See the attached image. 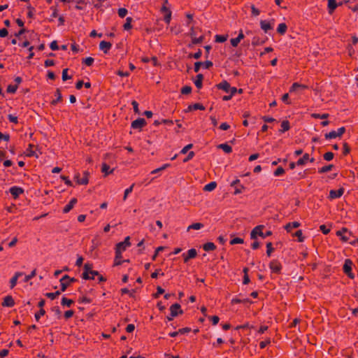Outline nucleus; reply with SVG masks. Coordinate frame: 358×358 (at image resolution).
I'll return each mask as SVG.
<instances>
[{"mask_svg":"<svg viewBox=\"0 0 358 358\" xmlns=\"http://www.w3.org/2000/svg\"><path fill=\"white\" fill-rule=\"evenodd\" d=\"M92 264L86 263L84 265V271L82 274V277L85 280H94L96 275H99V273L96 271L92 270Z\"/></svg>","mask_w":358,"mask_h":358,"instance_id":"nucleus-1","label":"nucleus"},{"mask_svg":"<svg viewBox=\"0 0 358 358\" xmlns=\"http://www.w3.org/2000/svg\"><path fill=\"white\" fill-rule=\"evenodd\" d=\"M264 228V225H258L255 227L250 233L251 239H256L257 236H259L262 238H266L272 234L271 231H266L265 234L263 232V229Z\"/></svg>","mask_w":358,"mask_h":358,"instance_id":"nucleus-2","label":"nucleus"},{"mask_svg":"<svg viewBox=\"0 0 358 358\" xmlns=\"http://www.w3.org/2000/svg\"><path fill=\"white\" fill-rule=\"evenodd\" d=\"M89 172L84 171L83 178L80 177V174L78 172H76L74 174L73 179L76 182L78 185H86L89 182Z\"/></svg>","mask_w":358,"mask_h":358,"instance_id":"nucleus-3","label":"nucleus"},{"mask_svg":"<svg viewBox=\"0 0 358 358\" xmlns=\"http://www.w3.org/2000/svg\"><path fill=\"white\" fill-rule=\"evenodd\" d=\"M352 262L350 259H346L343 267V272L351 279H353L355 275L352 272Z\"/></svg>","mask_w":358,"mask_h":358,"instance_id":"nucleus-4","label":"nucleus"},{"mask_svg":"<svg viewBox=\"0 0 358 358\" xmlns=\"http://www.w3.org/2000/svg\"><path fill=\"white\" fill-rule=\"evenodd\" d=\"M269 268L272 273L279 274L282 270V264L277 259H273L269 263Z\"/></svg>","mask_w":358,"mask_h":358,"instance_id":"nucleus-5","label":"nucleus"},{"mask_svg":"<svg viewBox=\"0 0 358 358\" xmlns=\"http://www.w3.org/2000/svg\"><path fill=\"white\" fill-rule=\"evenodd\" d=\"M130 245H131L130 238H129V236H127L124 238V241L118 243L116 245L115 250H118V251H120L121 252H123Z\"/></svg>","mask_w":358,"mask_h":358,"instance_id":"nucleus-6","label":"nucleus"},{"mask_svg":"<svg viewBox=\"0 0 358 358\" xmlns=\"http://www.w3.org/2000/svg\"><path fill=\"white\" fill-rule=\"evenodd\" d=\"M24 192V189L18 186H13L9 189V192L14 199H17Z\"/></svg>","mask_w":358,"mask_h":358,"instance_id":"nucleus-7","label":"nucleus"},{"mask_svg":"<svg viewBox=\"0 0 358 358\" xmlns=\"http://www.w3.org/2000/svg\"><path fill=\"white\" fill-rule=\"evenodd\" d=\"M274 20H272V22H269L268 20H261L260 21V27L261 29L265 32L267 33L268 31L273 29Z\"/></svg>","mask_w":358,"mask_h":358,"instance_id":"nucleus-8","label":"nucleus"},{"mask_svg":"<svg viewBox=\"0 0 358 358\" xmlns=\"http://www.w3.org/2000/svg\"><path fill=\"white\" fill-rule=\"evenodd\" d=\"M196 255H197V252L196 250V249L194 248H192V249H189L187 253H183L182 255V257H183V261L185 263H187L188 261L190 259H194L196 257Z\"/></svg>","mask_w":358,"mask_h":358,"instance_id":"nucleus-9","label":"nucleus"},{"mask_svg":"<svg viewBox=\"0 0 358 358\" xmlns=\"http://www.w3.org/2000/svg\"><path fill=\"white\" fill-rule=\"evenodd\" d=\"M146 125V121L143 118H138L131 122V127L134 129H141Z\"/></svg>","mask_w":358,"mask_h":358,"instance_id":"nucleus-10","label":"nucleus"},{"mask_svg":"<svg viewBox=\"0 0 358 358\" xmlns=\"http://www.w3.org/2000/svg\"><path fill=\"white\" fill-rule=\"evenodd\" d=\"M170 312L172 317H176L179 314H182L180 305L179 303H174L170 307Z\"/></svg>","mask_w":358,"mask_h":358,"instance_id":"nucleus-11","label":"nucleus"},{"mask_svg":"<svg viewBox=\"0 0 358 358\" xmlns=\"http://www.w3.org/2000/svg\"><path fill=\"white\" fill-rule=\"evenodd\" d=\"M344 193V189L343 188H340L338 189L334 190L331 189L329 192V199H335L340 198Z\"/></svg>","mask_w":358,"mask_h":358,"instance_id":"nucleus-12","label":"nucleus"},{"mask_svg":"<svg viewBox=\"0 0 358 358\" xmlns=\"http://www.w3.org/2000/svg\"><path fill=\"white\" fill-rule=\"evenodd\" d=\"M15 305V301L12 296L8 295L4 297L3 301L2 302V306L4 307H13Z\"/></svg>","mask_w":358,"mask_h":358,"instance_id":"nucleus-13","label":"nucleus"},{"mask_svg":"<svg viewBox=\"0 0 358 358\" xmlns=\"http://www.w3.org/2000/svg\"><path fill=\"white\" fill-rule=\"evenodd\" d=\"M22 275H23L22 272H16L15 273V275L10 280V289H13L16 286L18 278Z\"/></svg>","mask_w":358,"mask_h":358,"instance_id":"nucleus-14","label":"nucleus"},{"mask_svg":"<svg viewBox=\"0 0 358 358\" xmlns=\"http://www.w3.org/2000/svg\"><path fill=\"white\" fill-rule=\"evenodd\" d=\"M112 47V44L110 42L102 41L99 43V49L104 53H108Z\"/></svg>","mask_w":358,"mask_h":358,"instance_id":"nucleus-15","label":"nucleus"},{"mask_svg":"<svg viewBox=\"0 0 358 358\" xmlns=\"http://www.w3.org/2000/svg\"><path fill=\"white\" fill-rule=\"evenodd\" d=\"M68 279H69V276L68 275H64L60 279V284H61V291L64 292L66 288L70 285L69 282H68Z\"/></svg>","mask_w":358,"mask_h":358,"instance_id":"nucleus-16","label":"nucleus"},{"mask_svg":"<svg viewBox=\"0 0 358 358\" xmlns=\"http://www.w3.org/2000/svg\"><path fill=\"white\" fill-rule=\"evenodd\" d=\"M77 199L76 198H73L68 204H66L63 208L64 213H68L71 211V210L73 208V206L77 203Z\"/></svg>","mask_w":358,"mask_h":358,"instance_id":"nucleus-17","label":"nucleus"},{"mask_svg":"<svg viewBox=\"0 0 358 358\" xmlns=\"http://www.w3.org/2000/svg\"><path fill=\"white\" fill-rule=\"evenodd\" d=\"M121 252L115 250V257L114 260V266H119L121 265L122 263L124 262L122 260V255ZM124 262H129V260H125Z\"/></svg>","mask_w":358,"mask_h":358,"instance_id":"nucleus-18","label":"nucleus"},{"mask_svg":"<svg viewBox=\"0 0 358 358\" xmlns=\"http://www.w3.org/2000/svg\"><path fill=\"white\" fill-rule=\"evenodd\" d=\"M308 88L307 85L299 84L298 83H294L289 89V92H296L298 90H306Z\"/></svg>","mask_w":358,"mask_h":358,"instance_id":"nucleus-19","label":"nucleus"},{"mask_svg":"<svg viewBox=\"0 0 358 358\" xmlns=\"http://www.w3.org/2000/svg\"><path fill=\"white\" fill-rule=\"evenodd\" d=\"M327 1H328L327 8H328L329 13L332 14L334 13V11L336 10V8H337L338 4H337L336 0H327Z\"/></svg>","mask_w":358,"mask_h":358,"instance_id":"nucleus-20","label":"nucleus"},{"mask_svg":"<svg viewBox=\"0 0 358 358\" xmlns=\"http://www.w3.org/2000/svg\"><path fill=\"white\" fill-rule=\"evenodd\" d=\"M229 87H230V84L226 80H223L217 85V87L219 90H222L227 93L229 92Z\"/></svg>","mask_w":358,"mask_h":358,"instance_id":"nucleus-21","label":"nucleus"},{"mask_svg":"<svg viewBox=\"0 0 358 358\" xmlns=\"http://www.w3.org/2000/svg\"><path fill=\"white\" fill-rule=\"evenodd\" d=\"M300 225L299 222H289L285 226V229L287 232H290L292 229L298 228Z\"/></svg>","mask_w":358,"mask_h":358,"instance_id":"nucleus-22","label":"nucleus"},{"mask_svg":"<svg viewBox=\"0 0 358 358\" xmlns=\"http://www.w3.org/2000/svg\"><path fill=\"white\" fill-rule=\"evenodd\" d=\"M205 110V107L201 103H196L189 105L187 108V111H192V110Z\"/></svg>","mask_w":358,"mask_h":358,"instance_id":"nucleus-23","label":"nucleus"},{"mask_svg":"<svg viewBox=\"0 0 358 358\" xmlns=\"http://www.w3.org/2000/svg\"><path fill=\"white\" fill-rule=\"evenodd\" d=\"M203 79V76L201 73L198 74L196 76V79L194 80V85L198 89H201L202 87V82Z\"/></svg>","mask_w":358,"mask_h":358,"instance_id":"nucleus-24","label":"nucleus"},{"mask_svg":"<svg viewBox=\"0 0 358 358\" xmlns=\"http://www.w3.org/2000/svg\"><path fill=\"white\" fill-rule=\"evenodd\" d=\"M203 249L206 252L213 251L216 249V245L212 242H208L203 244Z\"/></svg>","mask_w":358,"mask_h":358,"instance_id":"nucleus-25","label":"nucleus"},{"mask_svg":"<svg viewBox=\"0 0 358 358\" xmlns=\"http://www.w3.org/2000/svg\"><path fill=\"white\" fill-rule=\"evenodd\" d=\"M55 96H56V99L51 101L52 105H56L58 102L62 101V96L59 89L56 90Z\"/></svg>","mask_w":358,"mask_h":358,"instance_id":"nucleus-26","label":"nucleus"},{"mask_svg":"<svg viewBox=\"0 0 358 358\" xmlns=\"http://www.w3.org/2000/svg\"><path fill=\"white\" fill-rule=\"evenodd\" d=\"M290 129L289 122L288 120H283L281 123V129L279 130L280 133H284Z\"/></svg>","mask_w":358,"mask_h":358,"instance_id":"nucleus-27","label":"nucleus"},{"mask_svg":"<svg viewBox=\"0 0 358 358\" xmlns=\"http://www.w3.org/2000/svg\"><path fill=\"white\" fill-rule=\"evenodd\" d=\"M308 162V154L305 153L303 157L296 162L297 166H303Z\"/></svg>","mask_w":358,"mask_h":358,"instance_id":"nucleus-28","label":"nucleus"},{"mask_svg":"<svg viewBox=\"0 0 358 358\" xmlns=\"http://www.w3.org/2000/svg\"><path fill=\"white\" fill-rule=\"evenodd\" d=\"M287 29V24L285 23H280V24H279V25L277 28V31L279 34L284 35L286 33Z\"/></svg>","mask_w":358,"mask_h":358,"instance_id":"nucleus-29","label":"nucleus"},{"mask_svg":"<svg viewBox=\"0 0 358 358\" xmlns=\"http://www.w3.org/2000/svg\"><path fill=\"white\" fill-rule=\"evenodd\" d=\"M217 187V183L215 181L210 182L206 185L203 187L204 191L211 192L214 190Z\"/></svg>","mask_w":358,"mask_h":358,"instance_id":"nucleus-30","label":"nucleus"},{"mask_svg":"<svg viewBox=\"0 0 358 358\" xmlns=\"http://www.w3.org/2000/svg\"><path fill=\"white\" fill-rule=\"evenodd\" d=\"M203 227V224L200 222H196L188 226L187 231H189L191 229L199 230Z\"/></svg>","mask_w":358,"mask_h":358,"instance_id":"nucleus-31","label":"nucleus"},{"mask_svg":"<svg viewBox=\"0 0 358 358\" xmlns=\"http://www.w3.org/2000/svg\"><path fill=\"white\" fill-rule=\"evenodd\" d=\"M101 171L105 174V176H108L110 173H112L113 169H110V166L106 163H103L101 166Z\"/></svg>","mask_w":358,"mask_h":358,"instance_id":"nucleus-32","label":"nucleus"},{"mask_svg":"<svg viewBox=\"0 0 358 358\" xmlns=\"http://www.w3.org/2000/svg\"><path fill=\"white\" fill-rule=\"evenodd\" d=\"M218 148L226 153H231L232 152V148L227 143L220 144L218 145Z\"/></svg>","mask_w":358,"mask_h":358,"instance_id":"nucleus-33","label":"nucleus"},{"mask_svg":"<svg viewBox=\"0 0 358 358\" xmlns=\"http://www.w3.org/2000/svg\"><path fill=\"white\" fill-rule=\"evenodd\" d=\"M333 167H334L333 164H329V165L322 166L318 169V173H327L328 171H330L333 169Z\"/></svg>","mask_w":358,"mask_h":358,"instance_id":"nucleus-34","label":"nucleus"},{"mask_svg":"<svg viewBox=\"0 0 358 358\" xmlns=\"http://www.w3.org/2000/svg\"><path fill=\"white\" fill-rule=\"evenodd\" d=\"M246 302L251 303V301L249 299H241L238 298H233L231 301V304H237V303H246Z\"/></svg>","mask_w":358,"mask_h":358,"instance_id":"nucleus-35","label":"nucleus"},{"mask_svg":"<svg viewBox=\"0 0 358 358\" xmlns=\"http://www.w3.org/2000/svg\"><path fill=\"white\" fill-rule=\"evenodd\" d=\"M131 22L132 18L131 17H128L126 18V22L123 25V28L124 30H129L131 29Z\"/></svg>","mask_w":358,"mask_h":358,"instance_id":"nucleus-36","label":"nucleus"},{"mask_svg":"<svg viewBox=\"0 0 358 358\" xmlns=\"http://www.w3.org/2000/svg\"><path fill=\"white\" fill-rule=\"evenodd\" d=\"M227 35H215V41L217 43H224L227 40Z\"/></svg>","mask_w":358,"mask_h":358,"instance_id":"nucleus-37","label":"nucleus"},{"mask_svg":"<svg viewBox=\"0 0 358 358\" xmlns=\"http://www.w3.org/2000/svg\"><path fill=\"white\" fill-rule=\"evenodd\" d=\"M73 303L74 302L72 299H67L66 297H63L61 301L62 306H66L67 307H70Z\"/></svg>","mask_w":358,"mask_h":358,"instance_id":"nucleus-38","label":"nucleus"},{"mask_svg":"<svg viewBox=\"0 0 358 358\" xmlns=\"http://www.w3.org/2000/svg\"><path fill=\"white\" fill-rule=\"evenodd\" d=\"M337 137H339V136L338 135L336 131H331L329 133L325 134L326 139H332L336 138Z\"/></svg>","mask_w":358,"mask_h":358,"instance_id":"nucleus-39","label":"nucleus"},{"mask_svg":"<svg viewBox=\"0 0 358 358\" xmlns=\"http://www.w3.org/2000/svg\"><path fill=\"white\" fill-rule=\"evenodd\" d=\"M60 293H61L60 291H57L55 292H48V293L45 294V296L48 298L53 300V299H56L60 294Z\"/></svg>","mask_w":358,"mask_h":358,"instance_id":"nucleus-40","label":"nucleus"},{"mask_svg":"<svg viewBox=\"0 0 358 358\" xmlns=\"http://www.w3.org/2000/svg\"><path fill=\"white\" fill-rule=\"evenodd\" d=\"M36 269H34L30 274L29 275H27L24 276V282H29L31 279H32L34 276H36Z\"/></svg>","mask_w":358,"mask_h":358,"instance_id":"nucleus-41","label":"nucleus"},{"mask_svg":"<svg viewBox=\"0 0 358 358\" xmlns=\"http://www.w3.org/2000/svg\"><path fill=\"white\" fill-rule=\"evenodd\" d=\"M94 61V58H92L91 57H88L83 59L82 62H83V64H85L86 66H90L93 64Z\"/></svg>","mask_w":358,"mask_h":358,"instance_id":"nucleus-42","label":"nucleus"},{"mask_svg":"<svg viewBox=\"0 0 358 358\" xmlns=\"http://www.w3.org/2000/svg\"><path fill=\"white\" fill-rule=\"evenodd\" d=\"M17 85H9L8 87H7V92L8 93H11V94H14L15 93V92L17 91Z\"/></svg>","mask_w":358,"mask_h":358,"instance_id":"nucleus-43","label":"nucleus"},{"mask_svg":"<svg viewBox=\"0 0 358 358\" xmlns=\"http://www.w3.org/2000/svg\"><path fill=\"white\" fill-rule=\"evenodd\" d=\"M294 236H296L298 238V241L299 242H303V240H304V237L303 236V234H302V231L301 230H298L296 231L294 234H293Z\"/></svg>","mask_w":358,"mask_h":358,"instance_id":"nucleus-44","label":"nucleus"},{"mask_svg":"<svg viewBox=\"0 0 358 358\" xmlns=\"http://www.w3.org/2000/svg\"><path fill=\"white\" fill-rule=\"evenodd\" d=\"M274 248H273L272 243L271 242L266 243V255L268 257L271 255V253L273 252Z\"/></svg>","mask_w":358,"mask_h":358,"instance_id":"nucleus-45","label":"nucleus"},{"mask_svg":"<svg viewBox=\"0 0 358 358\" xmlns=\"http://www.w3.org/2000/svg\"><path fill=\"white\" fill-rule=\"evenodd\" d=\"M334 157V154L331 152H327L324 153L323 155L324 159L326 161H328V162L332 160Z\"/></svg>","mask_w":358,"mask_h":358,"instance_id":"nucleus-46","label":"nucleus"},{"mask_svg":"<svg viewBox=\"0 0 358 358\" xmlns=\"http://www.w3.org/2000/svg\"><path fill=\"white\" fill-rule=\"evenodd\" d=\"M244 241L241 238L236 237L230 241L231 245H236V244H242L243 243Z\"/></svg>","mask_w":358,"mask_h":358,"instance_id":"nucleus-47","label":"nucleus"},{"mask_svg":"<svg viewBox=\"0 0 358 358\" xmlns=\"http://www.w3.org/2000/svg\"><path fill=\"white\" fill-rule=\"evenodd\" d=\"M204 39V36H201L200 37L197 38L196 36H194L192 38V43L193 44H199L203 42Z\"/></svg>","mask_w":358,"mask_h":358,"instance_id":"nucleus-48","label":"nucleus"},{"mask_svg":"<svg viewBox=\"0 0 358 358\" xmlns=\"http://www.w3.org/2000/svg\"><path fill=\"white\" fill-rule=\"evenodd\" d=\"M134 187V184H132L129 187L127 188L124 190V194L123 196V200L125 201L127 198L129 194H130L133 191V188Z\"/></svg>","mask_w":358,"mask_h":358,"instance_id":"nucleus-49","label":"nucleus"},{"mask_svg":"<svg viewBox=\"0 0 358 358\" xmlns=\"http://www.w3.org/2000/svg\"><path fill=\"white\" fill-rule=\"evenodd\" d=\"M117 13L120 17L123 18L128 13V10L124 8H120L118 9Z\"/></svg>","mask_w":358,"mask_h":358,"instance_id":"nucleus-50","label":"nucleus"},{"mask_svg":"<svg viewBox=\"0 0 358 358\" xmlns=\"http://www.w3.org/2000/svg\"><path fill=\"white\" fill-rule=\"evenodd\" d=\"M45 314V310L43 308L39 310L38 312L35 313V319L36 321H38L41 316H43Z\"/></svg>","mask_w":358,"mask_h":358,"instance_id":"nucleus-51","label":"nucleus"},{"mask_svg":"<svg viewBox=\"0 0 358 358\" xmlns=\"http://www.w3.org/2000/svg\"><path fill=\"white\" fill-rule=\"evenodd\" d=\"M192 92V87L190 86H184L181 89V93L182 94H189Z\"/></svg>","mask_w":358,"mask_h":358,"instance_id":"nucleus-52","label":"nucleus"},{"mask_svg":"<svg viewBox=\"0 0 358 358\" xmlns=\"http://www.w3.org/2000/svg\"><path fill=\"white\" fill-rule=\"evenodd\" d=\"M285 173V170L282 167H278L273 173L274 176L278 177L282 176Z\"/></svg>","mask_w":358,"mask_h":358,"instance_id":"nucleus-53","label":"nucleus"},{"mask_svg":"<svg viewBox=\"0 0 358 358\" xmlns=\"http://www.w3.org/2000/svg\"><path fill=\"white\" fill-rule=\"evenodd\" d=\"M8 120L12 122V123H14V124H17L18 123V119H17V117L15 116V115H13L12 114H9L8 115Z\"/></svg>","mask_w":358,"mask_h":358,"instance_id":"nucleus-54","label":"nucleus"},{"mask_svg":"<svg viewBox=\"0 0 358 358\" xmlns=\"http://www.w3.org/2000/svg\"><path fill=\"white\" fill-rule=\"evenodd\" d=\"M61 179L64 182L65 185L67 186H73L72 182L69 180V177L65 176H61Z\"/></svg>","mask_w":358,"mask_h":358,"instance_id":"nucleus-55","label":"nucleus"},{"mask_svg":"<svg viewBox=\"0 0 358 358\" xmlns=\"http://www.w3.org/2000/svg\"><path fill=\"white\" fill-rule=\"evenodd\" d=\"M312 116L315 118L326 119L328 117L329 114H327V113H323V114L314 113L312 115Z\"/></svg>","mask_w":358,"mask_h":358,"instance_id":"nucleus-56","label":"nucleus"},{"mask_svg":"<svg viewBox=\"0 0 358 358\" xmlns=\"http://www.w3.org/2000/svg\"><path fill=\"white\" fill-rule=\"evenodd\" d=\"M201 55H202V52L200 49L198 50V51L194 54H191L189 55V57H193L196 59H199L201 57Z\"/></svg>","mask_w":358,"mask_h":358,"instance_id":"nucleus-57","label":"nucleus"},{"mask_svg":"<svg viewBox=\"0 0 358 358\" xmlns=\"http://www.w3.org/2000/svg\"><path fill=\"white\" fill-rule=\"evenodd\" d=\"M164 293V289L161 287L158 286L157 288V292L154 294L155 298H158L159 295Z\"/></svg>","mask_w":358,"mask_h":358,"instance_id":"nucleus-58","label":"nucleus"},{"mask_svg":"<svg viewBox=\"0 0 358 358\" xmlns=\"http://www.w3.org/2000/svg\"><path fill=\"white\" fill-rule=\"evenodd\" d=\"M270 343H271L270 338H268L266 341H261L259 343V348L261 349H264L266 347L267 345L270 344Z\"/></svg>","mask_w":358,"mask_h":358,"instance_id":"nucleus-59","label":"nucleus"},{"mask_svg":"<svg viewBox=\"0 0 358 358\" xmlns=\"http://www.w3.org/2000/svg\"><path fill=\"white\" fill-rule=\"evenodd\" d=\"M32 147H33L32 145H31V144L29 145V148L27 150V153H26L27 157H32L34 155L35 152L34 150H32Z\"/></svg>","mask_w":358,"mask_h":358,"instance_id":"nucleus-60","label":"nucleus"},{"mask_svg":"<svg viewBox=\"0 0 358 358\" xmlns=\"http://www.w3.org/2000/svg\"><path fill=\"white\" fill-rule=\"evenodd\" d=\"M67 72H68V69H64L62 71V80L64 81H66V80L71 78V76H69L67 75Z\"/></svg>","mask_w":358,"mask_h":358,"instance_id":"nucleus-61","label":"nucleus"},{"mask_svg":"<svg viewBox=\"0 0 358 358\" xmlns=\"http://www.w3.org/2000/svg\"><path fill=\"white\" fill-rule=\"evenodd\" d=\"M320 230L324 234H328L330 232V229L326 227V225L322 224L320 227Z\"/></svg>","mask_w":358,"mask_h":358,"instance_id":"nucleus-62","label":"nucleus"},{"mask_svg":"<svg viewBox=\"0 0 358 358\" xmlns=\"http://www.w3.org/2000/svg\"><path fill=\"white\" fill-rule=\"evenodd\" d=\"M251 11H252V14L254 16H258L260 13L259 10L257 9L254 5H252V6H251Z\"/></svg>","mask_w":358,"mask_h":358,"instance_id":"nucleus-63","label":"nucleus"},{"mask_svg":"<svg viewBox=\"0 0 358 358\" xmlns=\"http://www.w3.org/2000/svg\"><path fill=\"white\" fill-rule=\"evenodd\" d=\"M241 41L237 38H231L230 43L233 47H237Z\"/></svg>","mask_w":358,"mask_h":358,"instance_id":"nucleus-64","label":"nucleus"}]
</instances>
